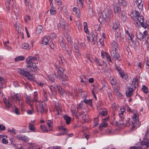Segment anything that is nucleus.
<instances>
[{
    "instance_id": "1",
    "label": "nucleus",
    "mask_w": 149,
    "mask_h": 149,
    "mask_svg": "<svg viewBox=\"0 0 149 149\" xmlns=\"http://www.w3.org/2000/svg\"><path fill=\"white\" fill-rule=\"evenodd\" d=\"M130 16L136 26H138L140 23L143 22V17L140 15V14L138 10L132 12Z\"/></svg>"
},
{
    "instance_id": "2",
    "label": "nucleus",
    "mask_w": 149,
    "mask_h": 149,
    "mask_svg": "<svg viewBox=\"0 0 149 149\" xmlns=\"http://www.w3.org/2000/svg\"><path fill=\"white\" fill-rule=\"evenodd\" d=\"M38 58L37 56L35 57L30 56L26 60L28 64L27 67L33 71H35V69L36 70L37 66L34 62L38 60Z\"/></svg>"
},
{
    "instance_id": "3",
    "label": "nucleus",
    "mask_w": 149,
    "mask_h": 149,
    "mask_svg": "<svg viewBox=\"0 0 149 149\" xmlns=\"http://www.w3.org/2000/svg\"><path fill=\"white\" fill-rule=\"evenodd\" d=\"M57 72L56 73V77L60 79H63L64 81L65 80V77L66 75L63 74L64 71L63 69L60 67V64L59 61H57L54 65Z\"/></svg>"
},
{
    "instance_id": "4",
    "label": "nucleus",
    "mask_w": 149,
    "mask_h": 149,
    "mask_svg": "<svg viewBox=\"0 0 149 149\" xmlns=\"http://www.w3.org/2000/svg\"><path fill=\"white\" fill-rule=\"evenodd\" d=\"M17 71L19 74L25 77L26 79L31 81H34V77L30 73L29 70L27 69L19 68L18 69Z\"/></svg>"
},
{
    "instance_id": "5",
    "label": "nucleus",
    "mask_w": 149,
    "mask_h": 149,
    "mask_svg": "<svg viewBox=\"0 0 149 149\" xmlns=\"http://www.w3.org/2000/svg\"><path fill=\"white\" fill-rule=\"evenodd\" d=\"M105 20L107 21L111 19L113 17L111 10L109 6H107L104 9L103 13Z\"/></svg>"
},
{
    "instance_id": "6",
    "label": "nucleus",
    "mask_w": 149,
    "mask_h": 149,
    "mask_svg": "<svg viewBox=\"0 0 149 149\" xmlns=\"http://www.w3.org/2000/svg\"><path fill=\"white\" fill-rule=\"evenodd\" d=\"M115 69L118 72L120 76L122 78L125 79L126 80H128V76L125 74L124 71L121 69L120 66L118 65L115 66Z\"/></svg>"
},
{
    "instance_id": "7",
    "label": "nucleus",
    "mask_w": 149,
    "mask_h": 149,
    "mask_svg": "<svg viewBox=\"0 0 149 149\" xmlns=\"http://www.w3.org/2000/svg\"><path fill=\"white\" fill-rule=\"evenodd\" d=\"M24 96L26 99V103L29 105L31 109H33V101L31 100V95L30 94L27 95L26 93H24Z\"/></svg>"
},
{
    "instance_id": "8",
    "label": "nucleus",
    "mask_w": 149,
    "mask_h": 149,
    "mask_svg": "<svg viewBox=\"0 0 149 149\" xmlns=\"http://www.w3.org/2000/svg\"><path fill=\"white\" fill-rule=\"evenodd\" d=\"M111 54L113 59H116L119 61L121 60L120 55L117 51H111Z\"/></svg>"
},
{
    "instance_id": "9",
    "label": "nucleus",
    "mask_w": 149,
    "mask_h": 149,
    "mask_svg": "<svg viewBox=\"0 0 149 149\" xmlns=\"http://www.w3.org/2000/svg\"><path fill=\"white\" fill-rule=\"evenodd\" d=\"M67 26V24L65 20L63 19H61L60 23L57 25L58 29L62 28L63 29H64Z\"/></svg>"
},
{
    "instance_id": "10",
    "label": "nucleus",
    "mask_w": 149,
    "mask_h": 149,
    "mask_svg": "<svg viewBox=\"0 0 149 149\" xmlns=\"http://www.w3.org/2000/svg\"><path fill=\"white\" fill-rule=\"evenodd\" d=\"M58 130L60 132L59 133H55V135L59 136L62 135L66 134L67 133L66 128L61 126H60L58 128Z\"/></svg>"
},
{
    "instance_id": "11",
    "label": "nucleus",
    "mask_w": 149,
    "mask_h": 149,
    "mask_svg": "<svg viewBox=\"0 0 149 149\" xmlns=\"http://www.w3.org/2000/svg\"><path fill=\"white\" fill-rule=\"evenodd\" d=\"M113 6L114 12L115 13H118L121 11V9L120 8V3L118 2L114 3Z\"/></svg>"
},
{
    "instance_id": "12",
    "label": "nucleus",
    "mask_w": 149,
    "mask_h": 149,
    "mask_svg": "<svg viewBox=\"0 0 149 149\" xmlns=\"http://www.w3.org/2000/svg\"><path fill=\"white\" fill-rule=\"evenodd\" d=\"M39 104L37 108V110L38 111L42 113L45 109V103L43 102H39Z\"/></svg>"
},
{
    "instance_id": "13",
    "label": "nucleus",
    "mask_w": 149,
    "mask_h": 149,
    "mask_svg": "<svg viewBox=\"0 0 149 149\" xmlns=\"http://www.w3.org/2000/svg\"><path fill=\"white\" fill-rule=\"evenodd\" d=\"M136 6L137 8L140 11L143 9V3L142 0H136L135 2Z\"/></svg>"
},
{
    "instance_id": "14",
    "label": "nucleus",
    "mask_w": 149,
    "mask_h": 149,
    "mask_svg": "<svg viewBox=\"0 0 149 149\" xmlns=\"http://www.w3.org/2000/svg\"><path fill=\"white\" fill-rule=\"evenodd\" d=\"M118 20L116 19L115 22H113L111 24V26L112 29L114 30H116L120 26V24L118 23Z\"/></svg>"
},
{
    "instance_id": "15",
    "label": "nucleus",
    "mask_w": 149,
    "mask_h": 149,
    "mask_svg": "<svg viewBox=\"0 0 149 149\" xmlns=\"http://www.w3.org/2000/svg\"><path fill=\"white\" fill-rule=\"evenodd\" d=\"M110 45L112 49L111 51H117L118 44L115 41L113 40L110 42Z\"/></svg>"
},
{
    "instance_id": "16",
    "label": "nucleus",
    "mask_w": 149,
    "mask_h": 149,
    "mask_svg": "<svg viewBox=\"0 0 149 149\" xmlns=\"http://www.w3.org/2000/svg\"><path fill=\"white\" fill-rule=\"evenodd\" d=\"M5 82V80L4 78L1 76H0V94H1L2 96H3V94L1 90L4 88L3 84Z\"/></svg>"
},
{
    "instance_id": "17",
    "label": "nucleus",
    "mask_w": 149,
    "mask_h": 149,
    "mask_svg": "<svg viewBox=\"0 0 149 149\" xmlns=\"http://www.w3.org/2000/svg\"><path fill=\"white\" fill-rule=\"evenodd\" d=\"M17 137L19 140H22L23 141L27 142L29 140V139L27 136L21 134L18 135Z\"/></svg>"
},
{
    "instance_id": "18",
    "label": "nucleus",
    "mask_w": 149,
    "mask_h": 149,
    "mask_svg": "<svg viewBox=\"0 0 149 149\" xmlns=\"http://www.w3.org/2000/svg\"><path fill=\"white\" fill-rule=\"evenodd\" d=\"M125 111V109L124 107H122L120 108V111L119 112V116L121 120L123 121L124 119V112Z\"/></svg>"
},
{
    "instance_id": "19",
    "label": "nucleus",
    "mask_w": 149,
    "mask_h": 149,
    "mask_svg": "<svg viewBox=\"0 0 149 149\" xmlns=\"http://www.w3.org/2000/svg\"><path fill=\"white\" fill-rule=\"evenodd\" d=\"M35 122V121L33 120L32 121L31 123H29V129L31 131V132H36V128L34 126L33 124Z\"/></svg>"
},
{
    "instance_id": "20",
    "label": "nucleus",
    "mask_w": 149,
    "mask_h": 149,
    "mask_svg": "<svg viewBox=\"0 0 149 149\" xmlns=\"http://www.w3.org/2000/svg\"><path fill=\"white\" fill-rule=\"evenodd\" d=\"M136 36L137 38L140 41H142L144 40V36L143 33L139 30L136 31Z\"/></svg>"
},
{
    "instance_id": "21",
    "label": "nucleus",
    "mask_w": 149,
    "mask_h": 149,
    "mask_svg": "<svg viewBox=\"0 0 149 149\" xmlns=\"http://www.w3.org/2000/svg\"><path fill=\"white\" fill-rule=\"evenodd\" d=\"M28 149H40L37 145L33 143H29Z\"/></svg>"
},
{
    "instance_id": "22",
    "label": "nucleus",
    "mask_w": 149,
    "mask_h": 149,
    "mask_svg": "<svg viewBox=\"0 0 149 149\" xmlns=\"http://www.w3.org/2000/svg\"><path fill=\"white\" fill-rule=\"evenodd\" d=\"M50 37L49 36H45L42 40V44L43 45H47L49 42Z\"/></svg>"
},
{
    "instance_id": "23",
    "label": "nucleus",
    "mask_w": 149,
    "mask_h": 149,
    "mask_svg": "<svg viewBox=\"0 0 149 149\" xmlns=\"http://www.w3.org/2000/svg\"><path fill=\"white\" fill-rule=\"evenodd\" d=\"M133 90V88L128 87L126 92L127 96L129 97L131 96L132 94Z\"/></svg>"
},
{
    "instance_id": "24",
    "label": "nucleus",
    "mask_w": 149,
    "mask_h": 149,
    "mask_svg": "<svg viewBox=\"0 0 149 149\" xmlns=\"http://www.w3.org/2000/svg\"><path fill=\"white\" fill-rule=\"evenodd\" d=\"M58 86H58L56 83H55L54 84L52 85L51 86L49 87V88L52 93H53V92L57 90Z\"/></svg>"
},
{
    "instance_id": "25",
    "label": "nucleus",
    "mask_w": 149,
    "mask_h": 149,
    "mask_svg": "<svg viewBox=\"0 0 149 149\" xmlns=\"http://www.w3.org/2000/svg\"><path fill=\"white\" fill-rule=\"evenodd\" d=\"M80 81L81 83V85L82 86H84L86 84V81L87 80V79L86 78L85 76L84 75H81L80 77Z\"/></svg>"
},
{
    "instance_id": "26",
    "label": "nucleus",
    "mask_w": 149,
    "mask_h": 149,
    "mask_svg": "<svg viewBox=\"0 0 149 149\" xmlns=\"http://www.w3.org/2000/svg\"><path fill=\"white\" fill-rule=\"evenodd\" d=\"M108 118L103 119V122L100 125V127L101 128L107 126L108 124L106 121L108 120Z\"/></svg>"
},
{
    "instance_id": "27",
    "label": "nucleus",
    "mask_w": 149,
    "mask_h": 149,
    "mask_svg": "<svg viewBox=\"0 0 149 149\" xmlns=\"http://www.w3.org/2000/svg\"><path fill=\"white\" fill-rule=\"evenodd\" d=\"M73 11L75 13V14L77 17L79 18L81 16L80 10L79 9H78L77 8L75 7L73 8Z\"/></svg>"
},
{
    "instance_id": "28",
    "label": "nucleus",
    "mask_w": 149,
    "mask_h": 149,
    "mask_svg": "<svg viewBox=\"0 0 149 149\" xmlns=\"http://www.w3.org/2000/svg\"><path fill=\"white\" fill-rule=\"evenodd\" d=\"M4 102L6 105V107L7 109H9L11 105V102L5 98L4 99Z\"/></svg>"
},
{
    "instance_id": "29",
    "label": "nucleus",
    "mask_w": 149,
    "mask_h": 149,
    "mask_svg": "<svg viewBox=\"0 0 149 149\" xmlns=\"http://www.w3.org/2000/svg\"><path fill=\"white\" fill-rule=\"evenodd\" d=\"M142 145H145L146 147L149 146V139L146 138H143V142H142Z\"/></svg>"
},
{
    "instance_id": "30",
    "label": "nucleus",
    "mask_w": 149,
    "mask_h": 149,
    "mask_svg": "<svg viewBox=\"0 0 149 149\" xmlns=\"http://www.w3.org/2000/svg\"><path fill=\"white\" fill-rule=\"evenodd\" d=\"M138 115L136 113V110L134 111V116L132 118L133 120L135 122V123L138 122Z\"/></svg>"
},
{
    "instance_id": "31",
    "label": "nucleus",
    "mask_w": 149,
    "mask_h": 149,
    "mask_svg": "<svg viewBox=\"0 0 149 149\" xmlns=\"http://www.w3.org/2000/svg\"><path fill=\"white\" fill-rule=\"evenodd\" d=\"M55 109L57 111V114H59L60 113L61 111V106L59 105L58 102L55 105Z\"/></svg>"
},
{
    "instance_id": "32",
    "label": "nucleus",
    "mask_w": 149,
    "mask_h": 149,
    "mask_svg": "<svg viewBox=\"0 0 149 149\" xmlns=\"http://www.w3.org/2000/svg\"><path fill=\"white\" fill-rule=\"evenodd\" d=\"M3 43L5 47V48L6 49L8 50H10V49H11V47L9 45V40H7L6 41H4L3 42Z\"/></svg>"
},
{
    "instance_id": "33",
    "label": "nucleus",
    "mask_w": 149,
    "mask_h": 149,
    "mask_svg": "<svg viewBox=\"0 0 149 149\" xmlns=\"http://www.w3.org/2000/svg\"><path fill=\"white\" fill-rule=\"evenodd\" d=\"M22 47L23 49L29 50L31 48V46L28 43H24L22 45Z\"/></svg>"
},
{
    "instance_id": "34",
    "label": "nucleus",
    "mask_w": 149,
    "mask_h": 149,
    "mask_svg": "<svg viewBox=\"0 0 149 149\" xmlns=\"http://www.w3.org/2000/svg\"><path fill=\"white\" fill-rule=\"evenodd\" d=\"M137 80L136 78H134L132 81V85L134 87V89L136 88L138 86Z\"/></svg>"
},
{
    "instance_id": "35",
    "label": "nucleus",
    "mask_w": 149,
    "mask_h": 149,
    "mask_svg": "<svg viewBox=\"0 0 149 149\" xmlns=\"http://www.w3.org/2000/svg\"><path fill=\"white\" fill-rule=\"evenodd\" d=\"M38 93L37 91H35L34 92L33 100V102H39V101L38 100Z\"/></svg>"
},
{
    "instance_id": "36",
    "label": "nucleus",
    "mask_w": 149,
    "mask_h": 149,
    "mask_svg": "<svg viewBox=\"0 0 149 149\" xmlns=\"http://www.w3.org/2000/svg\"><path fill=\"white\" fill-rule=\"evenodd\" d=\"M71 111L72 113L75 114L78 111V109H76L74 105H72L71 107Z\"/></svg>"
},
{
    "instance_id": "37",
    "label": "nucleus",
    "mask_w": 149,
    "mask_h": 149,
    "mask_svg": "<svg viewBox=\"0 0 149 149\" xmlns=\"http://www.w3.org/2000/svg\"><path fill=\"white\" fill-rule=\"evenodd\" d=\"M63 118L65 120L66 124L67 125L69 124L71 120V118L67 115H65L63 116Z\"/></svg>"
},
{
    "instance_id": "38",
    "label": "nucleus",
    "mask_w": 149,
    "mask_h": 149,
    "mask_svg": "<svg viewBox=\"0 0 149 149\" xmlns=\"http://www.w3.org/2000/svg\"><path fill=\"white\" fill-rule=\"evenodd\" d=\"M83 102H84L86 104H88L89 106H90L91 107H92V100L91 99L89 100H87V99H84L83 101Z\"/></svg>"
},
{
    "instance_id": "39",
    "label": "nucleus",
    "mask_w": 149,
    "mask_h": 149,
    "mask_svg": "<svg viewBox=\"0 0 149 149\" xmlns=\"http://www.w3.org/2000/svg\"><path fill=\"white\" fill-rule=\"evenodd\" d=\"M24 57L22 56H19L15 57L14 59V60L15 62H17L19 61H22L24 60Z\"/></svg>"
},
{
    "instance_id": "40",
    "label": "nucleus",
    "mask_w": 149,
    "mask_h": 149,
    "mask_svg": "<svg viewBox=\"0 0 149 149\" xmlns=\"http://www.w3.org/2000/svg\"><path fill=\"white\" fill-rule=\"evenodd\" d=\"M43 28L42 26L39 25L37 26L36 30V32L37 34H39L42 31Z\"/></svg>"
},
{
    "instance_id": "41",
    "label": "nucleus",
    "mask_w": 149,
    "mask_h": 149,
    "mask_svg": "<svg viewBox=\"0 0 149 149\" xmlns=\"http://www.w3.org/2000/svg\"><path fill=\"white\" fill-rule=\"evenodd\" d=\"M56 9L52 6L50 9V13L52 15H54L56 13Z\"/></svg>"
},
{
    "instance_id": "42",
    "label": "nucleus",
    "mask_w": 149,
    "mask_h": 149,
    "mask_svg": "<svg viewBox=\"0 0 149 149\" xmlns=\"http://www.w3.org/2000/svg\"><path fill=\"white\" fill-rule=\"evenodd\" d=\"M47 123L48 127L50 128H52L53 126V120L52 119L48 120L47 121Z\"/></svg>"
},
{
    "instance_id": "43",
    "label": "nucleus",
    "mask_w": 149,
    "mask_h": 149,
    "mask_svg": "<svg viewBox=\"0 0 149 149\" xmlns=\"http://www.w3.org/2000/svg\"><path fill=\"white\" fill-rule=\"evenodd\" d=\"M125 33L129 37V40H131V41H132V38L134 37V36L132 35V33H129L128 31H126Z\"/></svg>"
},
{
    "instance_id": "44",
    "label": "nucleus",
    "mask_w": 149,
    "mask_h": 149,
    "mask_svg": "<svg viewBox=\"0 0 149 149\" xmlns=\"http://www.w3.org/2000/svg\"><path fill=\"white\" fill-rule=\"evenodd\" d=\"M15 97L16 98V101H19L23 99L21 97V95L19 93H16L15 94Z\"/></svg>"
},
{
    "instance_id": "45",
    "label": "nucleus",
    "mask_w": 149,
    "mask_h": 149,
    "mask_svg": "<svg viewBox=\"0 0 149 149\" xmlns=\"http://www.w3.org/2000/svg\"><path fill=\"white\" fill-rule=\"evenodd\" d=\"M84 26V29L85 32L86 33H89V31L88 29V26L87 23L86 22H84L83 23Z\"/></svg>"
},
{
    "instance_id": "46",
    "label": "nucleus",
    "mask_w": 149,
    "mask_h": 149,
    "mask_svg": "<svg viewBox=\"0 0 149 149\" xmlns=\"http://www.w3.org/2000/svg\"><path fill=\"white\" fill-rule=\"evenodd\" d=\"M127 18V16L125 13L124 12H123L122 14L121 19L122 21L123 22H125Z\"/></svg>"
},
{
    "instance_id": "47",
    "label": "nucleus",
    "mask_w": 149,
    "mask_h": 149,
    "mask_svg": "<svg viewBox=\"0 0 149 149\" xmlns=\"http://www.w3.org/2000/svg\"><path fill=\"white\" fill-rule=\"evenodd\" d=\"M66 52L67 53V54L70 56L71 57L72 56V50L71 47H69L68 48V49H66Z\"/></svg>"
},
{
    "instance_id": "48",
    "label": "nucleus",
    "mask_w": 149,
    "mask_h": 149,
    "mask_svg": "<svg viewBox=\"0 0 149 149\" xmlns=\"http://www.w3.org/2000/svg\"><path fill=\"white\" fill-rule=\"evenodd\" d=\"M40 129L43 132H47L48 130L46 126L43 125H42L40 126Z\"/></svg>"
},
{
    "instance_id": "49",
    "label": "nucleus",
    "mask_w": 149,
    "mask_h": 149,
    "mask_svg": "<svg viewBox=\"0 0 149 149\" xmlns=\"http://www.w3.org/2000/svg\"><path fill=\"white\" fill-rule=\"evenodd\" d=\"M105 20L104 18V16L103 13H100L99 15V20L100 22H103L104 20Z\"/></svg>"
},
{
    "instance_id": "50",
    "label": "nucleus",
    "mask_w": 149,
    "mask_h": 149,
    "mask_svg": "<svg viewBox=\"0 0 149 149\" xmlns=\"http://www.w3.org/2000/svg\"><path fill=\"white\" fill-rule=\"evenodd\" d=\"M77 3L79 7H83V0H77Z\"/></svg>"
},
{
    "instance_id": "51",
    "label": "nucleus",
    "mask_w": 149,
    "mask_h": 149,
    "mask_svg": "<svg viewBox=\"0 0 149 149\" xmlns=\"http://www.w3.org/2000/svg\"><path fill=\"white\" fill-rule=\"evenodd\" d=\"M117 2H118L119 3H120L124 6H126L127 4V2L124 0H118Z\"/></svg>"
},
{
    "instance_id": "52",
    "label": "nucleus",
    "mask_w": 149,
    "mask_h": 149,
    "mask_svg": "<svg viewBox=\"0 0 149 149\" xmlns=\"http://www.w3.org/2000/svg\"><path fill=\"white\" fill-rule=\"evenodd\" d=\"M104 39L100 38L98 41H97V43L99 45H104Z\"/></svg>"
},
{
    "instance_id": "53",
    "label": "nucleus",
    "mask_w": 149,
    "mask_h": 149,
    "mask_svg": "<svg viewBox=\"0 0 149 149\" xmlns=\"http://www.w3.org/2000/svg\"><path fill=\"white\" fill-rule=\"evenodd\" d=\"M46 79L49 81L53 82L54 81V78L51 76L48 75L47 76Z\"/></svg>"
},
{
    "instance_id": "54",
    "label": "nucleus",
    "mask_w": 149,
    "mask_h": 149,
    "mask_svg": "<svg viewBox=\"0 0 149 149\" xmlns=\"http://www.w3.org/2000/svg\"><path fill=\"white\" fill-rule=\"evenodd\" d=\"M18 102L19 105H20L21 108H23L24 107L25 105L23 99H22V100H20V101H18Z\"/></svg>"
},
{
    "instance_id": "55",
    "label": "nucleus",
    "mask_w": 149,
    "mask_h": 149,
    "mask_svg": "<svg viewBox=\"0 0 149 149\" xmlns=\"http://www.w3.org/2000/svg\"><path fill=\"white\" fill-rule=\"evenodd\" d=\"M86 57L89 60V61L92 62V60L91 58V56L90 55V54L89 52H87L86 54Z\"/></svg>"
},
{
    "instance_id": "56",
    "label": "nucleus",
    "mask_w": 149,
    "mask_h": 149,
    "mask_svg": "<svg viewBox=\"0 0 149 149\" xmlns=\"http://www.w3.org/2000/svg\"><path fill=\"white\" fill-rule=\"evenodd\" d=\"M105 56L107 60L110 62H111V56L108 53H105Z\"/></svg>"
},
{
    "instance_id": "57",
    "label": "nucleus",
    "mask_w": 149,
    "mask_h": 149,
    "mask_svg": "<svg viewBox=\"0 0 149 149\" xmlns=\"http://www.w3.org/2000/svg\"><path fill=\"white\" fill-rule=\"evenodd\" d=\"M60 45L62 48H65V45L64 42V40L62 38L61 40H60Z\"/></svg>"
},
{
    "instance_id": "58",
    "label": "nucleus",
    "mask_w": 149,
    "mask_h": 149,
    "mask_svg": "<svg viewBox=\"0 0 149 149\" xmlns=\"http://www.w3.org/2000/svg\"><path fill=\"white\" fill-rule=\"evenodd\" d=\"M111 83L112 85H114L116 84V81L113 77H111L109 78Z\"/></svg>"
},
{
    "instance_id": "59",
    "label": "nucleus",
    "mask_w": 149,
    "mask_h": 149,
    "mask_svg": "<svg viewBox=\"0 0 149 149\" xmlns=\"http://www.w3.org/2000/svg\"><path fill=\"white\" fill-rule=\"evenodd\" d=\"M102 103L101 102H99L97 104V110H100L102 109Z\"/></svg>"
},
{
    "instance_id": "60",
    "label": "nucleus",
    "mask_w": 149,
    "mask_h": 149,
    "mask_svg": "<svg viewBox=\"0 0 149 149\" xmlns=\"http://www.w3.org/2000/svg\"><path fill=\"white\" fill-rule=\"evenodd\" d=\"M88 13L90 15L91 17L93 16V11L91 7L90 6H88Z\"/></svg>"
},
{
    "instance_id": "61",
    "label": "nucleus",
    "mask_w": 149,
    "mask_h": 149,
    "mask_svg": "<svg viewBox=\"0 0 149 149\" xmlns=\"http://www.w3.org/2000/svg\"><path fill=\"white\" fill-rule=\"evenodd\" d=\"M57 90H58V92L61 95L63 94L64 90L60 86H59L58 87Z\"/></svg>"
},
{
    "instance_id": "62",
    "label": "nucleus",
    "mask_w": 149,
    "mask_h": 149,
    "mask_svg": "<svg viewBox=\"0 0 149 149\" xmlns=\"http://www.w3.org/2000/svg\"><path fill=\"white\" fill-rule=\"evenodd\" d=\"M79 114L80 116L84 115V116L82 117V118L84 119H86L88 117V116L86 115L85 113L84 112H83L79 113Z\"/></svg>"
},
{
    "instance_id": "63",
    "label": "nucleus",
    "mask_w": 149,
    "mask_h": 149,
    "mask_svg": "<svg viewBox=\"0 0 149 149\" xmlns=\"http://www.w3.org/2000/svg\"><path fill=\"white\" fill-rule=\"evenodd\" d=\"M83 101H82L80 103L78 104L77 105V108L78 110L81 109L83 107Z\"/></svg>"
},
{
    "instance_id": "64",
    "label": "nucleus",
    "mask_w": 149,
    "mask_h": 149,
    "mask_svg": "<svg viewBox=\"0 0 149 149\" xmlns=\"http://www.w3.org/2000/svg\"><path fill=\"white\" fill-rule=\"evenodd\" d=\"M8 131L10 133H13L15 134H16L17 133L16 130L13 128L9 129Z\"/></svg>"
}]
</instances>
